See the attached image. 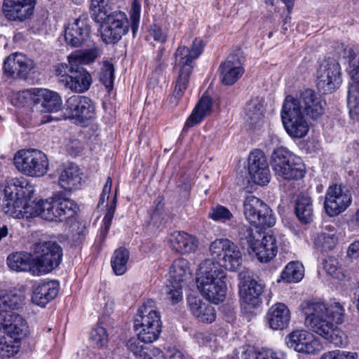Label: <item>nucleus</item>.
<instances>
[{"label": "nucleus", "mask_w": 359, "mask_h": 359, "mask_svg": "<svg viewBox=\"0 0 359 359\" xmlns=\"http://www.w3.org/2000/svg\"><path fill=\"white\" fill-rule=\"evenodd\" d=\"M4 192L1 207L6 215L18 219L39 216L46 220H55L53 197L37 202L32 201V187H24L16 178L6 181Z\"/></svg>", "instance_id": "f257e3e1"}, {"label": "nucleus", "mask_w": 359, "mask_h": 359, "mask_svg": "<svg viewBox=\"0 0 359 359\" xmlns=\"http://www.w3.org/2000/svg\"><path fill=\"white\" fill-rule=\"evenodd\" d=\"M304 325L311 331L337 346L344 344L342 331L337 325L343 321L344 311L339 303L306 301L301 304Z\"/></svg>", "instance_id": "f03ea898"}, {"label": "nucleus", "mask_w": 359, "mask_h": 359, "mask_svg": "<svg viewBox=\"0 0 359 359\" xmlns=\"http://www.w3.org/2000/svg\"><path fill=\"white\" fill-rule=\"evenodd\" d=\"M226 273L210 259L203 261L197 272V287L210 302H222L226 293Z\"/></svg>", "instance_id": "7ed1b4c3"}, {"label": "nucleus", "mask_w": 359, "mask_h": 359, "mask_svg": "<svg viewBox=\"0 0 359 359\" xmlns=\"http://www.w3.org/2000/svg\"><path fill=\"white\" fill-rule=\"evenodd\" d=\"M203 48V41L199 39H195L193 41L191 48L185 46H180L177 48L175 54V66L180 69L173 95L170 98L172 102H174L172 100L177 102L182 96L193 68L192 62L201 54Z\"/></svg>", "instance_id": "20e7f679"}, {"label": "nucleus", "mask_w": 359, "mask_h": 359, "mask_svg": "<svg viewBox=\"0 0 359 359\" xmlns=\"http://www.w3.org/2000/svg\"><path fill=\"white\" fill-rule=\"evenodd\" d=\"M137 335L147 343L156 341L161 332L160 313L155 310L154 302L148 299L138 309L134 320Z\"/></svg>", "instance_id": "39448f33"}, {"label": "nucleus", "mask_w": 359, "mask_h": 359, "mask_svg": "<svg viewBox=\"0 0 359 359\" xmlns=\"http://www.w3.org/2000/svg\"><path fill=\"white\" fill-rule=\"evenodd\" d=\"M271 164L275 174L285 180H298L304 175L301 158L283 147L275 149L271 156Z\"/></svg>", "instance_id": "423d86ee"}, {"label": "nucleus", "mask_w": 359, "mask_h": 359, "mask_svg": "<svg viewBox=\"0 0 359 359\" xmlns=\"http://www.w3.org/2000/svg\"><path fill=\"white\" fill-rule=\"evenodd\" d=\"M212 260L216 265L230 271H236L242 264V254L238 248L226 238L216 239L209 246Z\"/></svg>", "instance_id": "0eeeda50"}, {"label": "nucleus", "mask_w": 359, "mask_h": 359, "mask_svg": "<svg viewBox=\"0 0 359 359\" xmlns=\"http://www.w3.org/2000/svg\"><path fill=\"white\" fill-rule=\"evenodd\" d=\"M13 161L15 168L29 177H42L48 169L47 156L38 149L20 150L15 153Z\"/></svg>", "instance_id": "6e6552de"}, {"label": "nucleus", "mask_w": 359, "mask_h": 359, "mask_svg": "<svg viewBox=\"0 0 359 359\" xmlns=\"http://www.w3.org/2000/svg\"><path fill=\"white\" fill-rule=\"evenodd\" d=\"M34 252L36 257L32 264V273L37 276L48 273L57 267L62 255L61 247L53 241L35 244Z\"/></svg>", "instance_id": "1a4fd4ad"}, {"label": "nucleus", "mask_w": 359, "mask_h": 359, "mask_svg": "<svg viewBox=\"0 0 359 359\" xmlns=\"http://www.w3.org/2000/svg\"><path fill=\"white\" fill-rule=\"evenodd\" d=\"M243 213L249 223L256 227L268 228L276 224V217L269 206L252 195L245 197Z\"/></svg>", "instance_id": "9d476101"}, {"label": "nucleus", "mask_w": 359, "mask_h": 359, "mask_svg": "<svg viewBox=\"0 0 359 359\" xmlns=\"http://www.w3.org/2000/svg\"><path fill=\"white\" fill-rule=\"evenodd\" d=\"M190 274L189 262L183 258L175 260L169 271L170 284L166 286V294L172 304L178 303L182 299V283Z\"/></svg>", "instance_id": "9b49d317"}, {"label": "nucleus", "mask_w": 359, "mask_h": 359, "mask_svg": "<svg viewBox=\"0 0 359 359\" xmlns=\"http://www.w3.org/2000/svg\"><path fill=\"white\" fill-rule=\"evenodd\" d=\"M341 83V67L334 59L323 60L317 72V86L324 93H331L338 88Z\"/></svg>", "instance_id": "f8f14e48"}, {"label": "nucleus", "mask_w": 359, "mask_h": 359, "mask_svg": "<svg viewBox=\"0 0 359 359\" xmlns=\"http://www.w3.org/2000/svg\"><path fill=\"white\" fill-rule=\"evenodd\" d=\"M290 102H284L281 111L283 123L287 133L293 137H303L309 131V126L301 110Z\"/></svg>", "instance_id": "ddd939ff"}, {"label": "nucleus", "mask_w": 359, "mask_h": 359, "mask_svg": "<svg viewBox=\"0 0 359 359\" xmlns=\"http://www.w3.org/2000/svg\"><path fill=\"white\" fill-rule=\"evenodd\" d=\"M285 102H290L297 105L295 107L301 110L312 119H317L322 116L324 111L323 102L320 96L313 90L306 88L300 92L296 98L287 96Z\"/></svg>", "instance_id": "4468645a"}, {"label": "nucleus", "mask_w": 359, "mask_h": 359, "mask_svg": "<svg viewBox=\"0 0 359 359\" xmlns=\"http://www.w3.org/2000/svg\"><path fill=\"white\" fill-rule=\"evenodd\" d=\"M129 30V21L121 11H115L102 23L101 37L106 43L118 42Z\"/></svg>", "instance_id": "2eb2a0df"}, {"label": "nucleus", "mask_w": 359, "mask_h": 359, "mask_svg": "<svg viewBox=\"0 0 359 359\" xmlns=\"http://www.w3.org/2000/svg\"><path fill=\"white\" fill-rule=\"evenodd\" d=\"M351 201L352 196L349 190L341 185H332L326 192L324 201L325 212L331 217L338 215L350 205Z\"/></svg>", "instance_id": "dca6fc26"}, {"label": "nucleus", "mask_w": 359, "mask_h": 359, "mask_svg": "<svg viewBox=\"0 0 359 359\" xmlns=\"http://www.w3.org/2000/svg\"><path fill=\"white\" fill-rule=\"evenodd\" d=\"M69 118H76L80 122L90 120L95 116V106L91 100L85 96L70 97L65 105Z\"/></svg>", "instance_id": "f3484780"}, {"label": "nucleus", "mask_w": 359, "mask_h": 359, "mask_svg": "<svg viewBox=\"0 0 359 359\" xmlns=\"http://www.w3.org/2000/svg\"><path fill=\"white\" fill-rule=\"evenodd\" d=\"M288 347L297 352L314 354L321 348L320 344L313 336L304 330H294L285 338Z\"/></svg>", "instance_id": "a211bd4d"}, {"label": "nucleus", "mask_w": 359, "mask_h": 359, "mask_svg": "<svg viewBox=\"0 0 359 359\" xmlns=\"http://www.w3.org/2000/svg\"><path fill=\"white\" fill-rule=\"evenodd\" d=\"M248 171L255 184L264 186L269 182L271 173L266 158L263 152L257 150L250 154Z\"/></svg>", "instance_id": "6ab92c4d"}, {"label": "nucleus", "mask_w": 359, "mask_h": 359, "mask_svg": "<svg viewBox=\"0 0 359 359\" xmlns=\"http://www.w3.org/2000/svg\"><path fill=\"white\" fill-rule=\"evenodd\" d=\"M69 76L62 80V85L73 93H82L87 91L92 84L90 73L81 66L70 65Z\"/></svg>", "instance_id": "aec40b11"}, {"label": "nucleus", "mask_w": 359, "mask_h": 359, "mask_svg": "<svg viewBox=\"0 0 359 359\" xmlns=\"http://www.w3.org/2000/svg\"><path fill=\"white\" fill-rule=\"evenodd\" d=\"M33 67V62L31 60L24 55L15 53L6 57L4 64V71L7 76L26 79Z\"/></svg>", "instance_id": "412c9836"}, {"label": "nucleus", "mask_w": 359, "mask_h": 359, "mask_svg": "<svg viewBox=\"0 0 359 359\" xmlns=\"http://www.w3.org/2000/svg\"><path fill=\"white\" fill-rule=\"evenodd\" d=\"M36 0H4L3 11L9 20L23 21L31 16Z\"/></svg>", "instance_id": "4be33fe9"}, {"label": "nucleus", "mask_w": 359, "mask_h": 359, "mask_svg": "<svg viewBox=\"0 0 359 359\" xmlns=\"http://www.w3.org/2000/svg\"><path fill=\"white\" fill-rule=\"evenodd\" d=\"M90 27L83 19L78 18L69 23L65 31V40L67 45L78 47L89 37Z\"/></svg>", "instance_id": "5701e85b"}, {"label": "nucleus", "mask_w": 359, "mask_h": 359, "mask_svg": "<svg viewBox=\"0 0 359 359\" xmlns=\"http://www.w3.org/2000/svg\"><path fill=\"white\" fill-rule=\"evenodd\" d=\"M222 82L226 86L234 84L243 75L244 70L240 57L236 54L227 57L220 67Z\"/></svg>", "instance_id": "b1692460"}, {"label": "nucleus", "mask_w": 359, "mask_h": 359, "mask_svg": "<svg viewBox=\"0 0 359 359\" xmlns=\"http://www.w3.org/2000/svg\"><path fill=\"white\" fill-rule=\"evenodd\" d=\"M266 319L267 325L271 329L282 330L289 325L290 312L285 304L276 303L268 310Z\"/></svg>", "instance_id": "393cba45"}, {"label": "nucleus", "mask_w": 359, "mask_h": 359, "mask_svg": "<svg viewBox=\"0 0 359 359\" xmlns=\"http://www.w3.org/2000/svg\"><path fill=\"white\" fill-rule=\"evenodd\" d=\"M59 285L57 281L40 283L34 288L32 301L36 305L44 306L57 295Z\"/></svg>", "instance_id": "a878e982"}, {"label": "nucleus", "mask_w": 359, "mask_h": 359, "mask_svg": "<svg viewBox=\"0 0 359 359\" xmlns=\"http://www.w3.org/2000/svg\"><path fill=\"white\" fill-rule=\"evenodd\" d=\"M170 243L172 249L181 254L194 252L198 245V241L194 236L184 231L172 233L170 237Z\"/></svg>", "instance_id": "bb28decb"}, {"label": "nucleus", "mask_w": 359, "mask_h": 359, "mask_svg": "<svg viewBox=\"0 0 359 359\" xmlns=\"http://www.w3.org/2000/svg\"><path fill=\"white\" fill-rule=\"evenodd\" d=\"M264 285L253 279H246L240 287V294L243 302L250 306H256L260 303V296L264 292Z\"/></svg>", "instance_id": "cd10ccee"}, {"label": "nucleus", "mask_w": 359, "mask_h": 359, "mask_svg": "<svg viewBox=\"0 0 359 359\" xmlns=\"http://www.w3.org/2000/svg\"><path fill=\"white\" fill-rule=\"evenodd\" d=\"M34 102L40 104L42 111L47 112L57 111L62 106V100L58 93L48 89H36Z\"/></svg>", "instance_id": "c85d7f7f"}, {"label": "nucleus", "mask_w": 359, "mask_h": 359, "mask_svg": "<svg viewBox=\"0 0 359 359\" xmlns=\"http://www.w3.org/2000/svg\"><path fill=\"white\" fill-rule=\"evenodd\" d=\"M53 199L55 220L57 219L61 222L67 220L76 215L79 207L74 201L60 195H55Z\"/></svg>", "instance_id": "c756f323"}, {"label": "nucleus", "mask_w": 359, "mask_h": 359, "mask_svg": "<svg viewBox=\"0 0 359 359\" xmlns=\"http://www.w3.org/2000/svg\"><path fill=\"white\" fill-rule=\"evenodd\" d=\"M261 238V243L259 241L256 245L254 253L260 262H267L276 255V241L272 235H266Z\"/></svg>", "instance_id": "7c9ffc66"}, {"label": "nucleus", "mask_w": 359, "mask_h": 359, "mask_svg": "<svg viewBox=\"0 0 359 359\" xmlns=\"http://www.w3.org/2000/svg\"><path fill=\"white\" fill-rule=\"evenodd\" d=\"M189 307L191 313L203 323H212L215 320L214 308L203 303L200 299L195 297L189 298Z\"/></svg>", "instance_id": "2f4dec72"}, {"label": "nucleus", "mask_w": 359, "mask_h": 359, "mask_svg": "<svg viewBox=\"0 0 359 359\" xmlns=\"http://www.w3.org/2000/svg\"><path fill=\"white\" fill-rule=\"evenodd\" d=\"M25 295L21 292L0 290V311L18 310L24 304Z\"/></svg>", "instance_id": "473e14b6"}, {"label": "nucleus", "mask_w": 359, "mask_h": 359, "mask_svg": "<svg viewBox=\"0 0 359 359\" xmlns=\"http://www.w3.org/2000/svg\"><path fill=\"white\" fill-rule=\"evenodd\" d=\"M238 236L243 248H246L249 254L254 253L256 245L262 235L259 230L254 231L251 227L243 225L239 228Z\"/></svg>", "instance_id": "72a5a7b5"}, {"label": "nucleus", "mask_w": 359, "mask_h": 359, "mask_svg": "<svg viewBox=\"0 0 359 359\" xmlns=\"http://www.w3.org/2000/svg\"><path fill=\"white\" fill-rule=\"evenodd\" d=\"M81 177L79 169L76 165H71L61 172L59 177V184L65 190L76 189L81 184Z\"/></svg>", "instance_id": "f704fd0d"}, {"label": "nucleus", "mask_w": 359, "mask_h": 359, "mask_svg": "<svg viewBox=\"0 0 359 359\" xmlns=\"http://www.w3.org/2000/svg\"><path fill=\"white\" fill-rule=\"evenodd\" d=\"M34 259L29 253L24 252H16L11 253L7 257L8 267L16 271H32Z\"/></svg>", "instance_id": "c9c22d12"}, {"label": "nucleus", "mask_w": 359, "mask_h": 359, "mask_svg": "<svg viewBox=\"0 0 359 359\" xmlns=\"http://www.w3.org/2000/svg\"><path fill=\"white\" fill-rule=\"evenodd\" d=\"M212 102L211 98L208 96H203L195 107L192 114L187 120L186 126L192 127L199 123L205 116L211 112Z\"/></svg>", "instance_id": "e433bc0d"}, {"label": "nucleus", "mask_w": 359, "mask_h": 359, "mask_svg": "<svg viewBox=\"0 0 359 359\" xmlns=\"http://www.w3.org/2000/svg\"><path fill=\"white\" fill-rule=\"evenodd\" d=\"M9 321L5 332L10 334L11 338L15 340H20L27 335L28 326L22 316L13 313L10 316Z\"/></svg>", "instance_id": "4c0bfd02"}, {"label": "nucleus", "mask_w": 359, "mask_h": 359, "mask_svg": "<svg viewBox=\"0 0 359 359\" xmlns=\"http://www.w3.org/2000/svg\"><path fill=\"white\" fill-rule=\"evenodd\" d=\"M295 213L299 220L304 224L312 221L313 205L309 196H299L296 201Z\"/></svg>", "instance_id": "58836bf2"}, {"label": "nucleus", "mask_w": 359, "mask_h": 359, "mask_svg": "<svg viewBox=\"0 0 359 359\" xmlns=\"http://www.w3.org/2000/svg\"><path fill=\"white\" fill-rule=\"evenodd\" d=\"M262 102L258 98L252 99L247 102L245 107V118L252 127L255 128L262 121Z\"/></svg>", "instance_id": "ea45409f"}, {"label": "nucleus", "mask_w": 359, "mask_h": 359, "mask_svg": "<svg viewBox=\"0 0 359 359\" xmlns=\"http://www.w3.org/2000/svg\"><path fill=\"white\" fill-rule=\"evenodd\" d=\"M91 16L97 22L103 23L111 15V7L108 0H91Z\"/></svg>", "instance_id": "a19ab883"}, {"label": "nucleus", "mask_w": 359, "mask_h": 359, "mask_svg": "<svg viewBox=\"0 0 359 359\" xmlns=\"http://www.w3.org/2000/svg\"><path fill=\"white\" fill-rule=\"evenodd\" d=\"M129 255V251L124 248H119L114 251L111 259V264L116 275H123L126 271Z\"/></svg>", "instance_id": "79ce46f5"}, {"label": "nucleus", "mask_w": 359, "mask_h": 359, "mask_svg": "<svg viewBox=\"0 0 359 359\" xmlns=\"http://www.w3.org/2000/svg\"><path fill=\"white\" fill-rule=\"evenodd\" d=\"M98 55L97 48L85 50H77L68 56L70 65L80 66V64H89L95 60Z\"/></svg>", "instance_id": "37998d69"}, {"label": "nucleus", "mask_w": 359, "mask_h": 359, "mask_svg": "<svg viewBox=\"0 0 359 359\" xmlns=\"http://www.w3.org/2000/svg\"><path fill=\"white\" fill-rule=\"evenodd\" d=\"M304 276V266L298 262H290L282 272L281 278L287 283H297Z\"/></svg>", "instance_id": "c03bdc74"}, {"label": "nucleus", "mask_w": 359, "mask_h": 359, "mask_svg": "<svg viewBox=\"0 0 359 359\" xmlns=\"http://www.w3.org/2000/svg\"><path fill=\"white\" fill-rule=\"evenodd\" d=\"M338 242V238L333 233H319L315 238L314 245L317 250L322 252L332 250Z\"/></svg>", "instance_id": "a18cd8bd"}, {"label": "nucleus", "mask_w": 359, "mask_h": 359, "mask_svg": "<svg viewBox=\"0 0 359 359\" xmlns=\"http://www.w3.org/2000/svg\"><path fill=\"white\" fill-rule=\"evenodd\" d=\"M114 81V67L113 64L108 61L103 62L100 72V81L110 90L113 88Z\"/></svg>", "instance_id": "49530a36"}, {"label": "nucleus", "mask_w": 359, "mask_h": 359, "mask_svg": "<svg viewBox=\"0 0 359 359\" xmlns=\"http://www.w3.org/2000/svg\"><path fill=\"white\" fill-rule=\"evenodd\" d=\"M208 216L210 219L221 222H226L231 220L233 217L231 211L227 208L221 205L212 207Z\"/></svg>", "instance_id": "de8ad7c7"}, {"label": "nucleus", "mask_w": 359, "mask_h": 359, "mask_svg": "<svg viewBox=\"0 0 359 359\" xmlns=\"http://www.w3.org/2000/svg\"><path fill=\"white\" fill-rule=\"evenodd\" d=\"M142 339L137 336L128 339L126 344L128 348L139 359H143L148 351V348L142 344Z\"/></svg>", "instance_id": "09e8293b"}, {"label": "nucleus", "mask_w": 359, "mask_h": 359, "mask_svg": "<svg viewBox=\"0 0 359 359\" xmlns=\"http://www.w3.org/2000/svg\"><path fill=\"white\" fill-rule=\"evenodd\" d=\"M347 57L350 65L349 76L354 83H359V54L349 49Z\"/></svg>", "instance_id": "8fccbe9b"}, {"label": "nucleus", "mask_w": 359, "mask_h": 359, "mask_svg": "<svg viewBox=\"0 0 359 359\" xmlns=\"http://www.w3.org/2000/svg\"><path fill=\"white\" fill-rule=\"evenodd\" d=\"M90 339L93 345L97 348H102L107 344L108 334L106 329L98 325L91 331Z\"/></svg>", "instance_id": "3c124183"}, {"label": "nucleus", "mask_w": 359, "mask_h": 359, "mask_svg": "<svg viewBox=\"0 0 359 359\" xmlns=\"http://www.w3.org/2000/svg\"><path fill=\"white\" fill-rule=\"evenodd\" d=\"M359 83H352L349 85L348 90L347 104L350 112L359 107Z\"/></svg>", "instance_id": "603ef678"}, {"label": "nucleus", "mask_w": 359, "mask_h": 359, "mask_svg": "<svg viewBox=\"0 0 359 359\" xmlns=\"http://www.w3.org/2000/svg\"><path fill=\"white\" fill-rule=\"evenodd\" d=\"M140 2L138 0H133L132 8L130 12V18L131 20V29L133 35H135L137 31L140 19Z\"/></svg>", "instance_id": "864d4df0"}, {"label": "nucleus", "mask_w": 359, "mask_h": 359, "mask_svg": "<svg viewBox=\"0 0 359 359\" xmlns=\"http://www.w3.org/2000/svg\"><path fill=\"white\" fill-rule=\"evenodd\" d=\"M357 357L356 353L336 350L324 353L319 359H356Z\"/></svg>", "instance_id": "5fc2aeb1"}, {"label": "nucleus", "mask_w": 359, "mask_h": 359, "mask_svg": "<svg viewBox=\"0 0 359 359\" xmlns=\"http://www.w3.org/2000/svg\"><path fill=\"white\" fill-rule=\"evenodd\" d=\"M116 198H114L103 219L104 227L101 230L102 235H105L110 228L111 220L116 210Z\"/></svg>", "instance_id": "6e6d98bb"}, {"label": "nucleus", "mask_w": 359, "mask_h": 359, "mask_svg": "<svg viewBox=\"0 0 359 359\" xmlns=\"http://www.w3.org/2000/svg\"><path fill=\"white\" fill-rule=\"evenodd\" d=\"M149 34L155 41L161 44L164 43L167 41V32L156 24L151 27L149 29Z\"/></svg>", "instance_id": "4d7b16f0"}, {"label": "nucleus", "mask_w": 359, "mask_h": 359, "mask_svg": "<svg viewBox=\"0 0 359 359\" xmlns=\"http://www.w3.org/2000/svg\"><path fill=\"white\" fill-rule=\"evenodd\" d=\"M13 347L6 341L4 335L0 334V354L3 356L9 357L13 354Z\"/></svg>", "instance_id": "13d9d810"}, {"label": "nucleus", "mask_w": 359, "mask_h": 359, "mask_svg": "<svg viewBox=\"0 0 359 359\" xmlns=\"http://www.w3.org/2000/svg\"><path fill=\"white\" fill-rule=\"evenodd\" d=\"M69 69L70 67L67 64H59L55 67V74L59 77L58 81L61 84L65 77L69 76Z\"/></svg>", "instance_id": "bf43d9fd"}, {"label": "nucleus", "mask_w": 359, "mask_h": 359, "mask_svg": "<svg viewBox=\"0 0 359 359\" xmlns=\"http://www.w3.org/2000/svg\"><path fill=\"white\" fill-rule=\"evenodd\" d=\"M111 184H112V180L110 177H108L107 182L103 187V190L102 192V194L100 196V201H99V205L101 203H103L105 201V199H109V196L111 192Z\"/></svg>", "instance_id": "052dcab7"}, {"label": "nucleus", "mask_w": 359, "mask_h": 359, "mask_svg": "<svg viewBox=\"0 0 359 359\" xmlns=\"http://www.w3.org/2000/svg\"><path fill=\"white\" fill-rule=\"evenodd\" d=\"M143 359H165L163 352L158 348L148 350Z\"/></svg>", "instance_id": "680f3d73"}, {"label": "nucleus", "mask_w": 359, "mask_h": 359, "mask_svg": "<svg viewBox=\"0 0 359 359\" xmlns=\"http://www.w3.org/2000/svg\"><path fill=\"white\" fill-rule=\"evenodd\" d=\"M11 316H12V313H10L9 311H0V331L2 330L4 332L6 331L10 322Z\"/></svg>", "instance_id": "e2e57ef3"}, {"label": "nucleus", "mask_w": 359, "mask_h": 359, "mask_svg": "<svg viewBox=\"0 0 359 359\" xmlns=\"http://www.w3.org/2000/svg\"><path fill=\"white\" fill-rule=\"evenodd\" d=\"M347 255L351 258H357L359 257V241L350 245L347 250Z\"/></svg>", "instance_id": "0e129e2a"}, {"label": "nucleus", "mask_w": 359, "mask_h": 359, "mask_svg": "<svg viewBox=\"0 0 359 359\" xmlns=\"http://www.w3.org/2000/svg\"><path fill=\"white\" fill-rule=\"evenodd\" d=\"M167 359H186V358L180 351H175L170 354Z\"/></svg>", "instance_id": "69168bd1"}, {"label": "nucleus", "mask_w": 359, "mask_h": 359, "mask_svg": "<svg viewBox=\"0 0 359 359\" xmlns=\"http://www.w3.org/2000/svg\"><path fill=\"white\" fill-rule=\"evenodd\" d=\"M333 233V235H336L337 230L334 226L332 225H327L324 228V231H323L321 233L325 234H330Z\"/></svg>", "instance_id": "338daca9"}, {"label": "nucleus", "mask_w": 359, "mask_h": 359, "mask_svg": "<svg viewBox=\"0 0 359 359\" xmlns=\"http://www.w3.org/2000/svg\"><path fill=\"white\" fill-rule=\"evenodd\" d=\"M160 60H166V57L165 56V48L163 47L160 48L155 58V62Z\"/></svg>", "instance_id": "774afa93"}]
</instances>
